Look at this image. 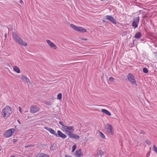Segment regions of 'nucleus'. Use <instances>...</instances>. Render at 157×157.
Here are the masks:
<instances>
[{
    "mask_svg": "<svg viewBox=\"0 0 157 157\" xmlns=\"http://www.w3.org/2000/svg\"><path fill=\"white\" fill-rule=\"evenodd\" d=\"M17 121H18V122H19V124H20V122L19 121V120H17Z\"/></svg>",
    "mask_w": 157,
    "mask_h": 157,
    "instance_id": "4c0bfd02",
    "label": "nucleus"
},
{
    "mask_svg": "<svg viewBox=\"0 0 157 157\" xmlns=\"http://www.w3.org/2000/svg\"><path fill=\"white\" fill-rule=\"evenodd\" d=\"M101 1H103V0H101Z\"/></svg>",
    "mask_w": 157,
    "mask_h": 157,
    "instance_id": "ea45409f",
    "label": "nucleus"
},
{
    "mask_svg": "<svg viewBox=\"0 0 157 157\" xmlns=\"http://www.w3.org/2000/svg\"><path fill=\"white\" fill-rule=\"evenodd\" d=\"M12 35L13 39L15 41L21 46H26L27 43L23 41L21 38H19L15 32H12Z\"/></svg>",
    "mask_w": 157,
    "mask_h": 157,
    "instance_id": "f257e3e1",
    "label": "nucleus"
},
{
    "mask_svg": "<svg viewBox=\"0 0 157 157\" xmlns=\"http://www.w3.org/2000/svg\"><path fill=\"white\" fill-rule=\"evenodd\" d=\"M59 123L63 126V128H64V126H66L65 125H64V124L61 121H59Z\"/></svg>",
    "mask_w": 157,
    "mask_h": 157,
    "instance_id": "cd10ccee",
    "label": "nucleus"
},
{
    "mask_svg": "<svg viewBox=\"0 0 157 157\" xmlns=\"http://www.w3.org/2000/svg\"><path fill=\"white\" fill-rule=\"evenodd\" d=\"M153 151H155V152L157 151V148L156 147V146L155 145H154L153 146Z\"/></svg>",
    "mask_w": 157,
    "mask_h": 157,
    "instance_id": "bb28decb",
    "label": "nucleus"
},
{
    "mask_svg": "<svg viewBox=\"0 0 157 157\" xmlns=\"http://www.w3.org/2000/svg\"><path fill=\"white\" fill-rule=\"evenodd\" d=\"M19 2L21 4H22L23 3V2L22 0H20V1H19Z\"/></svg>",
    "mask_w": 157,
    "mask_h": 157,
    "instance_id": "473e14b6",
    "label": "nucleus"
},
{
    "mask_svg": "<svg viewBox=\"0 0 157 157\" xmlns=\"http://www.w3.org/2000/svg\"><path fill=\"white\" fill-rule=\"evenodd\" d=\"M139 20L140 17L139 16H137L134 18L133 21L132 23V25L134 29L137 27Z\"/></svg>",
    "mask_w": 157,
    "mask_h": 157,
    "instance_id": "0eeeda50",
    "label": "nucleus"
},
{
    "mask_svg": "<svg viewBox=\"0 0 157 157\" xmlns=\"http://www.w3.org/2000/svg\"><path fill=\"white\" fill-rule=\"evenodd\" d=\"M156 152L157 153V151Z\"/></svg>",
    "mask_w": 157,
    "mask_h": 157,
    "instance_id": "a19ab883",
    "label": "nucleus"
},
{
    "mask_svg": "<svg viewBox=\"0 0 157 157\" xmlns=\"http://www.w3.org/2000/svg\"><path fill=\"white\" fill-rule=\"evenodd\" d=\"M18 109H19V111H20V112L21 113V108L20 107H19Z\"/></svg>",
    "mask_w": 157,
    "mask_h": 157,
    "instance_id": "2f4dec72",
    "label": "nucleus"
},
{
    "mask_svg": "<svg viewBox=\"0 0 157 157\" xmlns=\"http://www.w3.org/2000/svg\"><path fill=\"white\" fill-rule=\"evenodd\" d=\"M11 157H16L14 156H11Z\"/></svg>",
    "mask_w": 157,
    "mask_h": 157,
    "instance_id": "58836bf2",
    "label": "nucleus"
},
{
    "mask_svg": "<svg viewBox=\"0 0 157 157\" xmlns=\"http://www.w3.org/2000/svg\"><path fill=\"white\" fill-rule=\"evenodd\" d=\"M56 137H60L63 139H65L67 137V136L66 135L62 133V132L59 130L58 131L57 133H56Z\"/></svg>",
    "mask_w": 157,
    "mask_h": 157,
    "instance_id": "9d476101",
    "label": "nucleus"
},
{
    "mask_svg": "<svg viewBox=\"0 0 157 157\" xmlns=\"http://www.w3.org/2000/svg\"><path fill=\"white\" fill-rule=\"evenodd\" d=\"M40 110V108L36 106H32L30 108V112L32 113H36Z\"/></svg>",
    "mask_w": 157,
    "mask_h": 157,
    "instance_id": "9b49d317",
    "label": "nucleus"
},
{
    "mask_svg": "<svg viewBox=\"0 0 157 157\" xmlns=\"http://www.w3.org/2000/svg\"><path fill=\"white\" fill-rule=\"evenodd\" d=\"M38 157H50L48 155L43 153L38 154Z\"/></svg>",
    "mask_w": 157,
    "mask_h": 157,
    "instance_id": "dca6fc26",
    "label": "nucleus"
},
{
    "mask_svg": "<svg viewBox=\"0 0 157 157\" xmlns=\"http://www.w3.org/2000/svg\"><path fill=\"white\" fill-rule=\"evenodd\" d=\"M141 35V33L140 32H138L135 34L134 37L136 38H139L140 37Z\"/></svg>",
    "mask_w": 157,
    "mask_h": 157,
    "instance_id": "6ab92c4d",
    "label": "nucleus"
},
{
    "mask_svg": "<svg viewBox=\"0 0 157 157\" xmlns=\"http://www.w3.org/2000/svg\"><path fill=\"white\" fill-rule=\"evenodd\" d=\"M45 145L44 144H42V147H44V146H45Z\"/></svg>",
    "mask_w": 157,
    "mask_h": 157,
    "instance_id": "c9c22d12",
    "label": "nucleus"
},
{
    "mask_svg": "<svg viewBox=\"0 0 157 157\" xmlns=\"http://www.w3.org/2000/svg\"><path fill=\"white\" fill-rule=\"evenodd\" d=\"M34 146V145L31 144V145H29L25 146V148H28V147H33Z\"/></svg>",
    "mask_w": 157,
    "mask_h": 157,
    "instance_id": "c756f323",
    "label": "nucleus"
},
{
    "mask_svg": "<svg viewBox=\"0 0 157 157\" xmlns=\"http://www.w3.org/2000/svg\"><path fill=\"white\" fill-rule=\"evenodd\" d=\"M15 129L12 128L7 130L5 132L3 135L6 137H9L12 136L13 134L15 132Z\"/></svg>",
    "mask_w": 157,
    "mask_h": 157,
    "instance_id": "423d86ee",
    "label": "nucleus"
},
{
    "mask_svg": "<svg viewBox=\"0 0 157 157\" xmlns=\"http://www.w3.org/2000/svg\"><path fill=\"white\" fill-rule=\"evenodd\" d=\"M6 33H5V37L6 38Z\"/></svg>",
    "mask_w": 157,
    "mask_h": 157,
    "instance_id": "e433bc0d",
    "label": "nucleus"
},
{
    "mask_svg": "<svg viewBox=\"0 0 157 157\" xmlns=\"http://www.w3.org/2000/svg\"><path fill=\"white\" fill-rule=\"evenodd\" d=\"M76 144H74L72 147V152H74L75 151V150L76 148Z\"/></svg>",
    "mask_w": 157,
    "mask_h": 157,
    "instance_id": "5701e85b",
    "label": "nucleus"
},
{
    "mask_svg": "<svg viewBox=\"0 0 157 157\" xmlns=\"http://www.w3.org/2000/svg\"><path fill=\"white\" fill-rule=\"evenodd\" d=\"M64 129L66 130H67L69 131H71V132H73L75 130L73 126H64Z\"/></svg>",
    "mask_w": 157,
    "mask_h": 157,
    "instance_id": "4468645a",
    "label": "nucleus"
},
{
    "mask_svg": "<svg viewBox=\"0 0 157 157\" xmlns=\"http://www.w3.org/2000/svg\"><path fill=\"white\" fill-rule=\"evenodd\" d=\"M127 78L128 81L131 84L134 85L135 86H137V84L134 78V77L132 74H129L127 75Z\"/></svg>",
    "mask_w": 157,
    "mask_h": 157,
    "instance_id": "20e7f679",
    "label": "nucleus"
},
{
    "mask_svg": "<svg viewBox=\"0 0 157 157\" xmlns=\"http://www.w3.org/2000/svg\"><path fill=\"white\" fill-rule=\"evenodd\" d=\"M14 71L18 73L20 72V70L19 68L17 66H15L13 67Z\"/></svg>",
    "mask_w": 157,
    "mask_h": 157,
    "instance_id": "aec40b11",
    "label": "nucleus"
},
{
    "mask_svg": "<svg viewBox=\"0 0 157 157\" xmlns=\"http://www.w3.org/2000/svg\"><path fill=\"white\" fill-rule=\"evenodd\" d=\"M101 111L104 113H105L109 116H110L111 115V113L106 109H102L101 110Z\"/></svg>",
    "mask_w": 157,
    "mask_h": 157,
    "instance_id": "a211bd4d",
    "label": "nucleus"
},
{
    "mask_svg": "<svg viewBox=\"0 0 157 157\" xmlns=\"http://www.w3.org/2000/svg\"><path fill=\"white\" fill-rule=\"evenodd\" d=\"M105 128L106 129V131L107 133H109L112 135H113V128L111 124H107L105 126Z\"/></svg>",
    "mask_w": 157,
    "mask_h": 157,
    "instance_id": "39448f33",
    "label": "nucleus"
},
{
    "mask_svg": "<svg viewBox=\"0 0 157 157\" xmlns=\"http://www.w3.org/2000/svg\"><path fill=\"white\" fill-rule=\"evenodd\" d=\"M105 19L109 20L111 22L114 24H116V22L115 19L111 16L109 15L106 16Z\"/></svg>",
    "mask_w": 157,
    "mask_h": 157,
    "instance_id": "1a4fd4ad",
    "label": "nucleus"
},
{
    "mask_svg": "<svg viewBox=\"0 0 157 157\" xmlns=\"http://www.w3.org/2000/svg\"><path fill=\"white\" fill-rule=\"evenodd\" d=\"M82 150L81 149H79L75 153V157H81L83 155V154L81 153Z\"/></svg>",
    "mask_w": 157,
    "mask_h": 157,
    "instance_id": "f8f14e48",
    "label": "nucleus"
},
{
    "mask_svg": "<svg viewBox=\"0 0 157 157\" xmlns=\"http://www.w3.org/2000/svg\"><path fill=\"white\" fill-rule=\"evenodd\" d=\"M114 78L111 77H109V80L110 81L112 82L114 81Z\"/></svg>",
    "mask_w": 157,
    "mask_h": 157,
    "instance_id": "c85d7f7f",
    "label": "nucleus"
},
{
    "mask_svg": "<svg viewBox=\"0 0 157 157\" xmlns=\"http://www.w3.org/2000/svg\"><path fill=\"white\" fill-rule=\"evenodd\" d=\"M62 94L61 93H59L57 95V98L59 99L60 100L62 98Z\"/></svg>",
    "mask_w": 157,
    "mask_h": 157,
    "instance_id": "b1692460",
    "label": "nucleus"
},
{
    "mask_svg": "<svg viewBox=\"0 0 157 157\" xmlns=\"http://www.w3.org/2000/svg\"><path fill=\"white\" fill-rule=\"evenodd\" d=\"M145 142L148 145H150L151 144L150 141L148 139L146 140Z\"/></svg>",
    "mask_w": 157,
    "mask_h": 157,
    "instance_id": "a878e982",
    "label": "nucleus"
},
{
    "mask_svg": "<svg viewBox=\"0 0 157 157\" xmlns=\"http://www.w3.org/2000/svg\"><path fill=\"white\" fill-rule=\"evenodd\" d=\"M2 112L3 117H8L12 113L11 108L9 106H6L2 109Z\"/></svg>",
    "mask_w": 157,
    "mask_h": 157,
    "instance_id": "f03ea898",
    "label": "nucleus"
},
{
    "mask_svg": "<svg viewBox=\"0 0 157 157\" xmlns=\"http://www.w3.org/2000/svg\"><path fill=\"white\" fill-rule=\"evenodd\" d=\"M46 42L48 45L52 48H53L54 49H56L57 48L56 46L50 40H46Z\"/></svg>",
    "mask_w": 157,
    "mask_h": 157,
    "instance_id": "ddd939ff",
    "label": "nucleus"
},
{
    "mask_svg": "<svg viewBox=\"0 0 157 157\" xmlns=\"http://www.w3.org/2000/svg\"><path fill=\"white\" fill-rule=\"evenodd\" d=\"M1 151V149H0V151Z\"/></svg>",
    "mask_w": 157,
    "mask_h": 157,
    "instance_id": "79ce46f5",
    "label": "nucleus"
},
{
    "mask_svg": "<svg viewBox=\"0 0 157 157\" xmlns=\"http://www.w3.org/2000/svg\"><path fill=\"white\" fill-rule=\"evenodd\" d=\"M143 71L145 73H147L148 72V70L147 68H144L143 69Z\"/></svg>",
    "mask_w": 157,
    "mask_h": 157,
    "instance_id": "393cba45",
    "label": "nucleus"
},
{
    "mask_svg": "<svg viewBox=\"0 0 157 157\" xmlns=\"http://www.w3.org/2000/svg\"><path fill=\"white\" fill-rule=\"evenodd\" d=\"M104 152L101 150H99L97 152V155L98 156H100L101 157L103 155Z\"/></svg>",
    "mask_w": 157,
    "mask_h": 157,
    "instance_id": "412c9836",
    "label": "nucleus"
},
{
    "mask_svg": "<svg viewBox=\"0 0 157 157\" xmlns=\"http://www.w3.org/2000/svg\"><path fill=\"white\" fill-rule=\"evenodd\" d=\"M81 39H82V40H87V39H85V38H82Z\"/></svg>",
    "mask_w": 157,
    "mask_h": 157,
    "instance_id": "72a5a7b5",
    "label": "nucleus"
},
{
    "mask_svg": "<svg viewBox=\"0 0 157 157\" xmlns=\"http://www.w3.org/2000/svg\"><path fill=\"white\" fill-rule=\"evenodd\" d=\"M44 128L52 134L56 136V133L55 131L54 130L52 129L51 128H49L47 127H44Z\"/></svg>",
    "mask_w": 157,
    "mask_h": 157,
    "instance_id": "2eb2a0df",
    "label": "nucleus"
},
{
    "mask_svg": "<svg viewBox=\"0 0 157 157\" xmlns=\"http://www.w3.org/2000/svg\"><path fill=\"white\" fill-rule=\"evenodd\" d=\"M140 134H145V132L144 131H142V130H141L140 131Z\"/></svg>",
    "mask_w": 157,
    "mask_h": 157,
    "instance_id": "7c9ffc66",
    "label": "nucleus"
},
{
    "mask_svg": "<svg viewBox=\"0 0 157 157\" xmlns=\"http://www.w3.org/2000/svg\"><path fill=\"white\" fill-rule=\"evenodd\" d=\"M99 134L100 136L103 138H105V136L101 132H99Z\"/></svg>",
    "mask_w": 157,
    "mask_h": 157,
    "instance_id": "4be33fe9",
    "label": "nucleus"
},
{
    "mask_svg": "<svg viewBox=\"0 0 157 157\" xmlns=\"http://www.w3.org/2000/svg\"><path fill=\"white\" fill-rule=\"evenodd\" d=\"M16 139H13V142H14V143L15 142H16Z\"/></svg>",
    "mask_w": 157,
    "mask_h": 157,
    "instance_id": "f704fd0d",
    "label": "nucleus"
},
{
    "mask_svg": "<svg viewBox=\"0 0 157 157\" xmlns=\"http://www.w3.org/2000/svg\"><path fill=\"white\" fill-rule=\"evenodd\" d=\"M70 26L72 28L77 31L81 33H85L86 32V29L81 27H78L73 24H71Z\"/></svg>",
    "mask_w": 157,
    "mask_h": 157,
    "instance_id": "7ed1b4c3",
    "label": "nucleus"
},
{
    "mask_svg": "<svg viewBox=\"0 0 157 157\" xmlns=\"http://www.w3.org/2000/svg\"><path fill=\"white\" fill-rule=\"evenodd\" d=\"M66 134L68 135L70 138L75 139H79L80 138V136H79L74 134L71 132L67 130H66Z\"/></svg>",
    "mask_w": 157,
    "mask_h": 157,
    "instance_id": "6e6552de",
    "label": "nucleus"
},
{
    "mask_svg": "<svg viewBox=\"0 0 157 157\" xmlns=\"http://www.w3.org/2000/svg\"><path fill=\"white\" fill-rule=\"evenodd\" d=\"M21 79L24 80H25L27 83H28L29 82L30 84H31L30 81L29 79L27 77L22 75L21 76Z\"/></svg>",
    "mask_w": 157,
    "mask_h": 157,
    "instance_id": "f3484780",
    "label": "nucleus"
}]
</instances>
